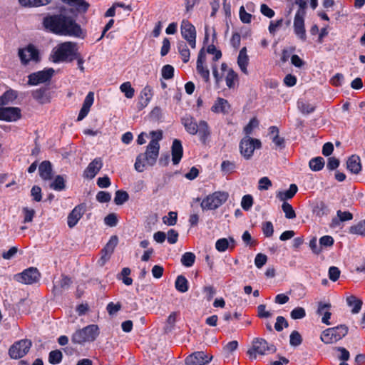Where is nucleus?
Returning <instances> with one entry per match:
<instances>
[{
    "instance_id": "338daca9",
    "label": "nucleus",
    "mask_w": 365,
    "mask_h": 365,
    "mask_svg": "<svg viewBox=\"0 0 365 365\" xmlns=\"http://www.w3.org/2000/svg\"><path fill=\"white\" fill-rule=\"evenodd\" d=\"M267 261V255L262 254V253H259L255 257V264L257 268H261L262 266H264L266 264Z\"/></svg>"
},
{
    "instance_id": "ddd939ff",
    "label": "nucleus",
    "mask_w": 365,
    "mask_h": 365,
    "mask_svg": "<svg viewBox=\"0 0 365 365\" xmlns=\"http://www.w3.org/2000/svg\"><path fill=\"white\" fill-rule=\"evenodd\" d=\"M40 272L36 267H29L20 274L14 276L16 281L25 284H31L38 281L40 278Z\"/></svg>"
},
{
    "instance_id": "f704fd0d",
    "label": "nucleus",
    "mask_w": 365,
    "mask_h": 365,
    "mask_svg": "<svg viewBox=\"0 0 365 365\" xmlns=\"http://www.w3.org/2000/svg\"><path fill=\"white\" fill-rule=\"evenodd\" d=\"M324 163L325 162L322 157H316L310 160L309 166L313 171H319L324 168Z\"/></svg>"
},
{
    "instance_id": "5701e85b",
    "label": "nucleus",
    "mask_w": 365,
    "mask_h": 365,
    "mask_svg": "<svg viewBox=\"0 0 365 365\" xmlns=\"http://www.w3.org/2000/svg\"><path fill=\"white\" fill-rule=\"evenodd\" d=\"M331 307V305L330 303H323L322 302H319L318 304V308L317 310V313L319 315H322V322L327 324L329 325V319L331 317V313L329 311V309Z\"/></svg>"
},
{
    "instance_id": "a19ab883",
    "label": "nucleus",
    "mask_w": 365,
    "mask_h": 365,
    "mask_svg": "<svg viewBox=\"0 0 365 365\" xmlns=\"http://www.w3.org/2000/svg\"><path fill=\"white\" fill-rule=\"evenodd\" d=\"M349 232L365 236V220L349 227Z\"/></svg>"
},
{
    "instance_id": "6e6d98bb",
    "label": "nucleus",
    "mask_w": 365,
    "mask_h": 365,
    "mask_svg": "<svg viewBox=\"0 0 365 365\" xmlns=\"http://www.w3.org/2000/svg\"><path fill=\"white\" fill-rule=\"evenodd\" d=\"M235 169V164L229 160H224L221 164V170L225 174L230 173Z\"/></svg>"
},
{
    "instance_id": "39448f33",
    "label": "nucleus",
    "mask_w": 365,
    "mask_h": 365,
    "mask_svg": "<svg viewBox=\"0 0 365 365\" xmlns=\"http://www.w3.org/2000/svg\"><path fill=\"white\" fill-rule=\"evenodd\" d=\"M277 348L273 344H269L264 339L255 338L252 341V347L247 351L251 359H256L257 355H266L274 354Z\"/></svg>"
},
{
    "instance_id": "6ab92c4d",
    "label": "nucleus",
    "mask_w": 365,
    "mask_h": 365,
    "mask_svg": "<svg viewBox=\"0 0 365 365\" xmlns=\"http://www.w3.org/2000/svg\"><path fill=\"white\" fill-rule=\"evenodd\" d=\"M86 211V205L80 204L76 206L68 216V225L70 228L73 227L81 218Z\"/></svg>"
},
{
    "instance_id": "c03bdc74",
    "label": "nucleus",
    "mask_w": 365,
    "mask_h": 365,
    "mask_svg": "<svg viewBox=\"0 0 365 365\" xmlns=\"http://www.w3.org/2000/svg\"><path fill=\"white\" fill-rule=\"evenodd\" d=\"M289 343L292 346H298L302 342V338L297 331H293L290 334Z\"/></svg>"
},
{
    "instance_id": "7c9ffc66",
    "label": "nucleus",
    "mask_w": 365,
    "mask_h": 365,
    "mask_svg": "<svg viewBox=\"0 0 365 365\" xmlns=\"http://www.w3.org/2000/svg\"><path fill=\"white\" fill-rule=\"evenodd\" d=\"M17 98V93L14 90L6 91L0 96V106L8 105Z\"/></svg>"
},
{
    "instance_id": "1a4fd4ad",
    "label": "nucleus",
    "mask_w": 365,
    "mask_h": 365,
    "mask_svg": "<svg viewBox=\"0 0 365 365\" xmlns=\"http://www.w3.org/2000/svg\"><path fill=\"white\" fill-rule=\"evenodd\" d=\"M31 346L32 341L30 339H21L9 347L8 354L11 359H21L29 353Z\"/></svg>"
},
{
    "instance_id": "69168bd1",
    "label": "nucleus",
    "mask_w": 365,
    "mask_h": 365,
    "mask_svg": "<svg viewBox=\"0 0 365 365\" xmlns=\"http://www.w3.org/2000/svg\"><path fill=\"white\" fill-rule=\"evenodd\" d=\"M341 272L336 267L332 266L329 269V277L330 280L336 282L340 276Z\"/></svg>"
},
{
    "instance_id": "09e8293b",
    "label": "nucleus",
    "mask_w": 365,
    "mask_h": 365,
    "mask_svg": "<svg viewBox=\"0 0 365 365\" xmlns=\"http://www.w3.org/2000/svg\"><path fill=\"white\" fill-rule=\"evenodd\" d=\"M253 205V197L250 195H245L242 197L241 206L245 211H248Z\"/></svg>"
},
{
    "instance_id": "774afa93",
    "label": "nucleus",
    "mask_w": 365,
    "mask_h": 365,
    "mask_svg": "<svg viewBox=\"0 0 365 365\" xmlns=\"http://www.w3.org/2000/svg\"><path fill=\"white\" fill-rule=\"evenodd\" d=\"M121 309V304L118 302L114 304L113 302H110L107 307L106 310L110 315L115 314L119 310Z\"/></svg>"
},
{
    "instance_id": "9b49d317",
    "label": "nucleus",
    "mask_w": 365,
    "mask_h": 365,
    "mask_svg": "<svg viewBox=\"0 0 365 365\" xmlns=\"http://www.w3.org/2000/svg\"><path fill=\"white\" fill-rule=\"evenodd\" d=\"M261 146L259 140L246 136L240 143V153L245 159L249 160L252 156L255 149L260 148Z\"/></svg>"
},
{
    "instance_id": "e2e57ef3",
    "label": "nucleus",
    "mask_w": 365,
    "mask_h": 365,
    "mask_svg": "<svg viewBox=\"0 0 365 365\" xmlns=\"http://www.w3.org/2000/svg\"><path fill=\"white\" fill-rule=\"evenodd\" d=\"M257 317L261 319L269 318L272 317V313L266 310L265 304H259L257 307Z\"/></svg>"
},
{
    "instance_id": "0eeeda50",
    "label": "nucleus",
    "mask_w": 365,
    "mask_h": 365,
    "mask_svg": "<svg viewBox=\"0 0 365 365\" xmlns=\"http://www.w3.org/2000/svg\"><path fill=\"white\" fill-rule=\"evenodd\" d=\"M229 194L227 192H214L202 200L200 207L202 210H216L227 200Z\"/></svg>"
},
{
    "instance_id": "2f4dec72",
    "label": "nucleus",
    "mask_w": 365,
    "mask_h": 365,
    "mask_svg": "<svg viewBox=\"0 0 365 365\" xmlns=\"http://www.w3.org/2000/svg\"><path fill=\"white\" fill-rule=\"evenodd\" d=\"M178 50L182 57V60L184 63H187L190 59V50L184 41H179L178 43Z\"/></svg>"
},
{
    "instance_id": "f3484780",
    "label": "nucleus",
    "mask_w": 365,
    "mask_h": 365,
    "mask_svg": "<svg viewBox=\"0 0 365 365\" xmlns=\"http://www.w3.org/2000/svg\"><path fill=\"white\" fill-rule=\"evenodd\" d=\"M103 167V161L101 158L93 160L85 169L83 177L86 179H93Z\"/></svg>"
},
{
    "instance_id": "79ce46f5",
    "label": "nucleus",
    "mask_w": 365,
    "mask_h": 365,
    "mask_svg": "<svg viewBox=\"0 0 365 365\" xmlns=\"http://www.w3.org/2000/svg\"><path fill=\"white\" fill-rule=\"evenodd\" d=\"M297 106L303 114H309L315 110L316 107L304 101H298Z\"/></svg>"
},
{
    "instance_id": "0e129e2a",
    "label": "nucleus",
    "mask_w": 365,
    "mask_h": 365,
    "mask_svg": "<svg viewBox=\"0 0 365 365\" xmlns=\"http://www.w3.org/2000/svg\"><path fill=\"white\" fill-rule=\"evenodd\" d=\"M31 195L34 201L40 202L42 199L41 188L37 185L33 186L31 190Z\"/></svg>"
},
{
    "instance_id": "a211bd4d",
    "label": "nucleus",
    "mask_w": 365,
    "mask_h": 365,
    "mask_svg": "<svg viewBox=\"0 0 365 365\" xmlns=\"http://www.w3.org/2000/svg\"><path fill=\"white\" fill-rule=\"evenodd\" d=\"M304 16L305 15H302L299 13L295 14L294 19V34L302 41H305L307 39L306 30L304 26Z\"/></svg>"
},
{
    "instance_id": "de8ad7c7",
    "label": "nucleus",
    "mask_w": 365,
    "mask_h": 365,
    "mask_svg": "<svg viewBox=\"0 0 365 365\" xmlns=\"http://www.w3.org/2000/svg\"><path fill=\"white\" fill-rule=\"evenodd\" d=\"M174 68L171 65H165L162 68V76L163 78L166 80H169L173 78L174 76Z\"/></svg>"
},
{
    "instance_id": "58836bf2",
    "label": "nucleus",
    "mask_w": 365,
    "mask_h": 365,
    "mask_svg": "<svg viewBox=\"0 0 365 365\" xmlns=\"http://www.w3.org/2000/svg\"><path fill=\"white\" fill-rule=\"evenodd\" d=\"M63 354L60 350L51 351L48 354V361L51 364H58L62 361Z\"/></svg>"
},
{
    "instance_id": "393cba45",
    "label": "nucleus",
    "mask_w": 365,
    "mask_h": 365,
    "mask_svg": "<svg viewBox=\"0 0 365 365\" xmlns=\"http://www.w3.org/2000/svg\"><path fill=\"white\" fill-rule=\"evenodd\" d=\"M39 175L43 180L52 178V165L48 160L43 161L38 167Z\"/></svg>"
},
{
    "instance_id": "052dcab7",
    "label": "nucleus",
    "mask_w": 365,
    "mask_h": 365,
    "mask_svg": "<svg viewBox=\"0 0 365 365\" xmlns=\"http://www.w3.org/2000/svg\"><path fill=\"white\" fill-rule=\"evenodd\" d=\"M229 246V242L226 238H221L217 240L215 243V248L219 252H225Z\"/></svg>"
},
{
    "instance_id": "423d86ee",
    "label": "nucleus",
    "mask_w": 365,
    "mask_h": 365,
    "mask_svg": "<svg viewBox=\"0 0 365 365\" xmlns=\"http://www.w3.org/2000/svg\"><path fill=\"white\" fill-rule=\"evenodd\" d=\"M99 335L98 325L91 324L76 331L71 337L73 344H83L87 341H93Z\"/></svg>"
},
{
    "instance_id": "dca6fc26",
    "label": "nucleus",
    "mask_w": 365,
    "mask_h": 365,
    "mask_svg": "<svg viewBox=\"0 0 365 365\" xmlns=\"http://www.w3.org/2000/svg\"><path fill=\"white\" fill-rule=\"evenodd\" d=\"M118 243V238L116 235L112 236L106 246L101 250L102 256L98 261L101 266H103L105 263L110 259L115 247Z\"/></svg>"
},
{
    "instance_id": "bb28decb",
    "label": "nucleus",
    "mask_w": 365,
    "mask_h": 365,
    "mask_svg": "<svg viewBox=\"0 0 365 365\" xmlns=\"http://www.w3.org/2000/svg\"><path fill=\"white\" fill-rule=\"evenodd\" d=\"M346 168L352 173L358 174L361 170L359 157L351 155L346 162Z\"/></svg>"
},
{
    "instance_id": "3c124183",
    "label": "nucleus",
    "mask_w": 365,
    "mask_h": 365,
    "mask_svg": "<svg viewBox=\"0 0 365 365\" xmlns=\"http://www.w3.org/2000/svg\"><path fill=\"white\" fill-rule=\"evenodd\" d=\"M289 324L286 319L284 317L279 316L277 317L276 323L274 324V329L277 331H281L283 330L284 327H288Z\"/></svg>"
},
{
    "instance_id": "6e6552de",
    "label": "nucleus",
    "mask_w": 365,
    "mask_h": 365,
    "mask_svg": "<svg viewBox=\"0 0 365 365\" xmlns=\"http://www.w3.org/2000/svg\"><path fill=\"white\" fill-rule=\"evenodd\" d=\"M347 333L348 327L341 324L324 330L321 335V340L325 344H334L344 337Z\"/></svg>"
},
{
    "instance_id": "603ef678",
    "label": "nucleus",
    "mask_w": 365,
    "mask_h": 365,
    "mask_svg": "<svg viewBox=\"0 0 365 365\" xmlns=\"http://www.w3.org/2000/svg\"><path fill=\"white\" fill-rule=\"evenodd\" d=\"M169 217H163V221L165 224L173 226L175 225L178 220V214L176 212L170 211L168 212Z\"/></svg>"
},
{
    "instance_id": "f8f14e48",
    "label": "nucleus",
    "mask_w": 365,
    "mask_h": 365,
    "mask_svg": "<svg viewBox=\"0 0 365 365\" xmlns=\"http://www.w3.org/2000/svg\"><path fill=\"white\" fill-rule=\"evenodd\" d=\"M53 68H46L43 71L34 72L29 75L28 84L36 86L40 83L49 82L54 74Z\"/></svg>"
},
{
    "instance_id": "13d9d810",
    "label": "nucleus",
    "mask_w": 365,
    "mask_h": 365,
    "mask_svg": "<svg viewBox=\"0 0 365 365\" xmlns=\"http://www.w3.org/2000/svg\"><path fill=\"white\" fill-rule=\"evenodd\" d=\"M237 78V74L232 70L230 69L226 76V85L231 88L234 86V81Z\"/></svg>"
},
{
    "instance_id": "9d476101",
    "label": "nucleus",
    "mask_w": 365,
    "mask_h": 365,
    "mask_svg": "<svg viewBox=\"0 0 365 365\" xmlns=\"http://www.w3.org/2000/svg\"><path fill=\"white\" fill-rule=\"evenodd\" d=\"M21 63L26 66L30 61L38 63L41 61L39 51L34 44H29L23 48H19L18 52Z\"/></svg>"
},
{
    "instance_id": "473e14b6",
    "label": "nucleus",
    "mask_w": 365,
    "mask_h": 365,
    "mask_svg": "<svg viewBox=\"0 0 365 365\" xmlns=\"http://www.w3.org/2000/svg\"><path fill=\"white\" fill-rule=\"evenodd\" d=\"M175 287L178 292L185 293L188 290L189 288L188 282L184 276L179 275L176 278Z\"/></svg>"
},
{
    "instance_id": "4468645a",
    "label": "nucleus",
    "mask_w": 365,
    "mask_h": 365,
    "mask_svg": "<svg viewBox=\"0 0 365 365\" xmlns=\"http://www.w3.org/2000/svg\"><path fill=\"white\" fill-rule=\"evenodd\" d=\"M21 118V110L18 107H0V120L7 122L16 121Z\"/></svg>"
},
{
    "instance_id": "37998d69",
    "label": "nucleus",
    "mask_w": 365,
    "mask_h": 365,
    "mask_svg": "<svg viewBox=\"0 0 365 365\" xmlns=\"http://www.w3.org/2000/svg\"><path fill=\"white\" fill-rule=\"evenodd\" d=\"M262 230L266 237H271L274 234V227L270 221L264 222L262 224Z\"/></svg>"
},
{
    "instance_id": "c9c22d12",
    "label": "nucleus",
    "mask_w": 365,
    "mask_h": 365,
    "mask_svg": "<svg viewBox=\"0 0 365 365\" xmlns=\"http://www.w3.org/2000/svg\"><path fill=\"white\" fill-rule=\"evenodd\" d=\"M313 212L317 216L322 217L329 214V209L324 202L321 201L314 207Z\"/></svg>"
},
{
    "instance_id": "ea45409f",
    "label": "nucleus",
    "mask_w": 365,
    "mask_h": 365,
    "mask_svg": "<svg viewBox=\"0 0 365 365\" xmlns=\"http://www.w3.org/2000/svg\"><path fill=\"white\" fill-rule=\"evenodd\" d=\"M282 209L287 219H294L296 217V213L292 206L287 202H284L282 205Z\"/></svg>"
},
{
    "instance_id": "7ed1b4c3",
    "label": "nucleus",
    "mask_w": 365,
    "mask_h": 365,
    "mask_svg": "<svg viewBox=\"0 0 365 365\" xmlns=\"http://www.w3.org/2000/svg\"><path fill=\"white\" fill-rule=\"evenodd\" d=\"M160 144L158 139H152L147 145L146 150L139 154L135 163V169L140 173L145 170V166H153L159 155Z\"/></svg>"
},
{
    "instance_id": "c85d7f7f",
    "label": "nucleus",
    "mask_w": 365,
    "mask_h": 365,
    "mask_svg": "<svg viewBox=\"0 0 365 365\" xmlns=\"http://www.w3.org/2000/svg\"><path fill=\"white\" fill-rule=\"evenodd\" d=\"M353 218V215L348 212L344 211L342 212L341 210L337 211V216L334 217L331 220V227H338L340 225V223L344 221L351 220Z\"/></svg>"
},
{
    "instance_id": "864d4df0",
    "label": "nucleus",
    "mask_w": 365,
    "mask_h": 365,
    "mask_svg": "<svg viewBox=\"0 0 365 365\" xmlns=\"http://www.w3.org/2000/svg\"><path fill=\"white\" fill-rule=\"evenodd\" d=\"M46 88H39L32 92L33 98L41 103H45Z\"/></svg>"
},
{
    "instance_id": "a878e982",
    "label": "nucleus",
    "mask_w": 365,
    "mask_h": 365,
    "mask_svg": "<svg viewBox=\"0 0 365 365\" xmlns=\"http://www.w3.org/2000/svg\"><path fill=\"white\" fill-rule=\"evenodd\" d=\"M153 96L152 89L149 86L145 87L140 93V100L138 103V108L142 110L149 103Z\"/></svg>"
},
{
    "instance_id": "72a5a7b5",
    "label": "nucleus",
    "mask_w": 365,
    "mask_h": 365,
    "mask_svg": "<svg viewBox=\"0 0 365 365\" xmlns=\"http://www.w3.org/2000/svg\"><path fill=\"white\" fill-rule=\"evenodd\" d=\"M49 187L56 191L63 190L66 188V180L62 175H58L56 176Z\"/></svg>"
},
{
    "instance_id": "f257e3e1",
    "label": "nucleus",
    "mask_w": 365,
    "mask_h": 365,
    "mask_svg": "<svg viewBox=\"0 0 365 365\" xmlns=\"http://www.w3.org/2000/svg\"><path fill=\"white\" fill-rule=\"evenodd\" d=\"M43 26L50 31L61 35L81 37L82 30L70 16L63 13L46 16L43 21Z\"/></svg>"
},
{
    "instance_id": "e433bc0d",
    "label": "nucleus",
    "mask_w": 365,
    "mask_h": 365,
    "mask_svg": "<svg viewBox=\"0 0 365 365\" xmlns=\"http://www.w3.org/2000/svg\"><path fill=\"white\" fill-rule=\"evenodd\" d=\"M195 261V255L192 252H185L182 255L181 263L187 267H190L193 265Z\"/></svg>"
},
{
    "instance_id": "f03ea898",
    "label": "nucleus",
    "mask_w": 365,
    "mask_h": 365,
    "mask_svg": "<svg viewBox=\"0 0 365 365\" xmlns=\"http://www.w3.org/2000/svg\"><path fill=\"white\" fill-rule=\"evenodd\" d=\"M181 123L189 134L192 135L198 134L202 143L206 144L207 139L211 135V131L208 123L205 120H201L199 123H197L194 117L186 114L181 118Z\"/></svg>"
},
{
    "instance_id": "cd10ccee",
    "label": "nucleus",
    "mask_w": 365,
    "mask_h": 365,
    "mask_svg": "<svg viewBox=\"0 0 365 365\" xmlns=\"http://www.w3.org/2000/svg\"><path fill=\"white\" fill-rule=\"evenodd\" d=\"M249 63V58L247 54V48L246 47H243L240 51L238 58H237V64L241 69V71L247 74V65Z\"/></svg>"
},
{
    "instance_id": "412c9836",
    "label": "nucleus",
    "mask_w": 365,
    "mask_h": 365,
    "mask_svg": "<svg viewBox=\"0 0 365 365\" xmlns=\"http://www.w3.org/2000/svg\"><path fill=\"white\" fill-rule=\"evenodd\" d=\"M211 110L215 113L226 115L230 110V105L226 99L218 97L212 106Z\"/></svg>"
},
{
    "instance_id": "8fccbe9b",
    "label": "nucleus",
    "mask_w": 365,
    "mask_h": 365,
    "mask_svg": "<svg viewBox=\"0 0 365 365\" xmlns=\"http://www.w3.org/2000/svg\"><path fill=\"white\" fill-rule=\"evenodd\" d=\"M196 69L197 73L201 76V77L205 80V82H209L210 81V71L207 67H205L204 65L197 64Z\"/></svg>"
},
{
    "instance_id": "4c0bfd02",
    "label": "nucleus",
    "mask_w": 365,
    "mask_h": 365,
    "mask_svg": "<svg viewBox=\"0 0 365 365\" xmlns=\"http://www.w3.org/2000/svg\"><path fill=\"white\" fill-rule=\"evenodd\" d=\"M129 199L128 193L123 190H117L115 193L114 202L117 205H121Z\"/></svg>"
},
{
    "instance_id": "aec40b11",
    "label": "nucleus",
    "mask_w": 365,
    "mask_h": 365,
    "mask_svg": "<svg viewBox=\"0 0 365 365\" xmlns=\"http://www.w3.org/2000/svg\"><path fill=\"white\" fill-rule=\"evenodd\" d=\"M72 284V280L70 277L66 275L63 274L61 276V279L53 284L52 292L54 296H61L63 293L67 290L71 284Z\"/></svg>"
},
{
    "instance_id": "bf43d9fd",
    "label": "nucleus",
    "mask_w": 365,
    "mask_h": 365,
    "mask_svg": "<svg viewBox=\"0 0 365 365\" xmlns=\"http://www.w3.org/2000/svg\"><path fill=\"white\" fill-rule=\"evenodd\" d=\"M334 239L331 236L324 235L319 239V245L321 247H329L334 244Z\"/></svg>"
},
{
    "instance_id": "2eb2a0df",
    "label": "nucleus",
    "mask_w": 365,
    "mask_h": 365,
    "mask_svg": "<svg viewBox=\"0 0 365 365\" xmlns=\"http://www.w3.org/2000/svg\"><path fill=\"white\" fill-rule=\"evenodd\" d=\"M212 359V355L204 351H196L185 359L186 365H206Z\"/></svg>"
},
{
    "instance_id": "4be33fe9",
    "label": "nucleus",
    "mask_w": 365,
    "mask_h": 365,
    "mask_svg": "<svg viewBox=\"0 0 365 365\" xmlns=\"http://www.w3.org/2000/svg\"><path fill=\"white\" fill-rule=\"evenodd\" d=\"M172 160L174 165H178L183 155V148L180 140L175 139L171 147Z\"/></svg>"
},
{
    "instance_id": "49530a36",
    "label": "nucleus",
    "mask_w": 365,
    "mask_h": 365,
    "mask_svg": "<svg viewBox=\"0 0 365 365\" xmlns=\"http://www.w3.org/2000/svg\"><path fill=\"white\" fill-rule=\"evenodd\" d=\"M68 4H76L78 10L86 11L88 9L89 4L84 0H63Z\"/></svg>"
},
{
    "instance_id": "a18cd8bd",
    "label": "nucleus",
    "mask_w": 365,
    "mask_h": 365,
    "mask_svg": "<svg viewBox=\"0 0 365 365\" xmlns=\"http://www.w3.org/2000/svg\"><path fill=\"white\" fill-rule=\"evenodd\" d=\"M120 91L125 93L128 98H131L134 96V89L132 88L130 82L123 83L120 87Z\"/></svg>"
},
{
    "instance_id": "5fc2aeb1",
    "label": "nucleus",
    "mask_w": 365,
    "mask_h": 365,
    "mask_svg": "<svg viewBox=\"0 0 365 365\" xmlns=\"http://www.w3.org/2000/svg\"><path fill=\"white\" fill-rule=\"evenodd\" d=\"M290 316L293 319H300L306 316L305 309L302 307H296L290 313Z\"/></svg>"
},
{
    "instance_id": "4d7b16f0",
    "label": "nucleus",
    "mask_w": 365,
    "mask_h": 365,
    "mask_svg": "<svg viewBox=\"0 0 365 365\" xmlns=\"http://www.w3.org/2000/svg\"><path fill=\"white\" fill-rule=\"evenodd\" d=\"M104 222L109 227H115L118 224V217L116 214L110 213L104 218Z\"/></svg>"
},
{
    "instance_id": "680f3d73",
    "label": "nucleus",
    "mask_w": 365,
    "mask_h": 365,
    "mask_svg": "<svg viewBox=\"0 0 365 365\" xmlns=\"http://www.w3.org/2000/svg\"><path fill=\"white\" fill-rule=\"evenodd\" d=\"M239 13H240V19L242 21V22H243L245 24H249L251 22L252 16V14L247 13L245 11V7L243 6H242L240 8Z\"/></svg>"
},
{
    "instance_id": "b1692460",
    "label": "nucleus",
    "mask_w": 365,
    "mask_h": 365,
    "mask_svg": "<svg viewBox=\"0 0 365 365\" xmlns=\"http://www.w3.org/2000/svg\"><path fill=\"white\" fill-rule=\"evenodd\" d=\"M181 34L185 40L196 36L195 26L187 20H183L181 24Z\"/></svg>"
},
{
    "instance_id": "c756f323",
    "label": "nucleus",
    "mask_w": 365,
    "mask_h": 365,
    "mask_svg": "<svg viewBox=\"0 0 365 365\" xmlns=\"http://www.w3.org/2000/svg\"><path fill=\"white\" fill-rule=\"evenodd\" d=\"M346 303L349 307H352V314L359 313L363 304V302L354 295H351L346 298Z\"/></svg>"
},
{
    "instance_id": "20e7f679",
    "label": "nucleus",
    "mask_w": 365,
    "mask_h": 365,
    "mask_svg": "<svg viewBox=\"0 0 365 365\" xmlns=\"http://www.w3.org/2000/svg\"><path fill=\"white\" fill-rule=\"evenodd\" d=\"M52 57L54 63L72 61L77 58L76 43L67 41L59 44Z\"/></svg>"
}]
</instances>
